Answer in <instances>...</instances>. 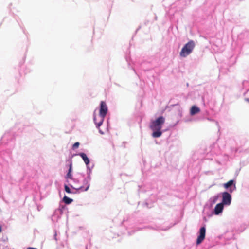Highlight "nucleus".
<instances>
[{
    "mask_svg": "<svg viewBox=\"0 0 249 249\" xmlns=\"http://www.w3.org/2000/svg\"><path fill=\"white\" fill-rule=\"evenodd\" d=\"M108 111L107 107L104 101H101L100 103L99 115L98 116L94 115V121L97 127H99L103 124L105 117Z\"/></svg>",
    "mask_w": 249,
    "mask_h": 249,
    "instance_id": "1",
    "label": "nucleus"
},
{
    "mask_svg": "<svg viewBox=\"0 0 249 249\" xmlns=\"http://www.w3.org/2000/svg\"><path fill=\"white\" fill-rule=\"evenodd\" d=\"M195 47V43L193 41L191 40L187 43L185 46L182 48L180 55L181 57H185L190 54L193 50Z\"/></svg>",
    "mask_w": 249,
    "mask_h": 249,
    "instance_id": "2",
    "label": "nucleus"
},
{
    "mask_svg": "<svg viewBox=\"0 0 249 249\" xmlns=\"http://www.w3.org/2000/svg\"><path fill=\"white\" fill-rule=\"evenodd\" d=\"M164 122L165 118L163 116H160L151 122L150 127L153 131L160 130Z\"/></svg>",
    "mask_w": 249,
    "mask_h": 249,
    "instance_id": "3",
    "label": "nucleus"
},
{
    "mask_svg": "<svg viewBox=\"0 0 249 249\" xmlns=\"http://www.w3.org/2000/svg\"><path fill=\"white\" fill-rule=\"evenodd\" d=\"M222 203H223L224 205H229L231 203V195L227 192H224L222 193Z\"/></svg>",
    "mask_w": 249,
    "mask_h": 249,
    "instance_id": "4",
    "label": "nucleus"
},
{
    "mask_svg": "<svg viewBox=\"0 0 249 249\" xmlns=\"http://www.w3.org/2000/svg\"><path fill=\"white\" fill-rule=\"evenodd\" d=\"M206 234V229L205 227H202L200 228L199 231V235L198 236L196 240V244L198 245L201 243L204 240Z\"/></svg>",
    "mask_w": 249,
    "mask_h": 249,
    "instance_id": "5",
    "label": "nucleus"
},
{
    "mask_svg": "<svg viewBox=\"0 0 249 249\" xmlns=\"http://www.w3.org/2000/svg\"><path fill=\"white\" fill-rule=\"evenodd\" d=\"M223 208L224 204L223 203L217 204L214 209V213L216 215L219 214L223 211Z\"/></svg>",
    "mask_w": 249,
    "mask_h": 249,
    "instance_id": "6",
    "label": "nucleus"
},
{
    "mask_svg": "<svg viewBox=\"0 0 249 249\" xmlns=\"http://www.w3.org/2000/svg\"><path fill=\"white\" fill-rule=\"evenodd\" d=\"M200 111V110L199 107L196 106H193L190 109V113L191 115H194L195 114L199 113Z\"/></svg>",
    "mask_w": 249,
    "mask_h": 249,
    "instance_id": "7",
    "label": "nucleus"
},
{
    "mask_svg": "<svg viewBox=\"0 0 249 249\" xmlns=\"http://www.w3.org/2000/svg\"><path fill=\"white\" fill-rule=\"evenodd\" d=\"M233 185L234 189L236 188L235 184L234 183V181L233 180H230L227 183L224 184L223 186L225 188L228 189L230 187H231V186Z\"/></svg>",
    "mask_w": 249,
    "mask_h": 249,
    "instance_id": "8",
    "label": "nucleus"
},
{
    "mask_svg": "<svg viewBox=\"0 0 249 249\" xmlns=\"http://www.w3.org/2000/svg\"><path fill=\"white\" fill-rule=\"evenodd\" d=\"M79 155L82 158L86 165H88L89 163V160L85 153H81L79 154Z\"/></svg>",
    "mask_w": 249,
    "mask_h": 249,
    "instance_id": "9",
    "label": "nucleus"
},
{
    "mask_svg": "<svg viewBox=\"0 0 249 249\" xmlns=\"http://www.w3.org/2000/svg\"><path fill=\"white\" fill-rule=\"evenodd\" d=\"M155 131L153 132L152 133V136L154 138H158L160 137L161 134L162 132L160 131V130H154Z\"/></svg>",
    "mask_w": 249,
    "mask_h": 249,
    "instance_id": "10",
    "label": "nucleus"
},
{
    "mask_svg": "<svg viewBox=\"0 0 249 249\" xmlns=\"http://www.w3.org/2000/svg\"><path fill=\"white\" fill-rule=\"evenodd\" d=\"M63 201L66 204H69L72 202L73 200L66 196H65L63 198Z\"/></svg>",
    "mask_w": 249,
    "mask_h": 249,
    "instance_id": "11",
    "label": "nucleus"
},
{
    "mask_svg": "<svg viewBox=\"0 0 249 249\" xmlns=\"http://www.w3.org/2000/svg\"><path fill=\"white\" fill-rule=\"evenodd\" d=\"M65 191L68 193H71V189L67 185H65Z\"/></svg>",
    "mask_w": 249,
    "mask_h": 249,
    "instance_id": "12",
    "label": "nucleus"
},
{
    "mask_svg": "<svg viewBox=\"0 0 249 249\" xmlns=\"http://www.w3.org/2000/svg\"><path fill=\"white\" fill-rule=\"evenodd\" d=\"M79 145H80V143L78 142H76L74 143L72 146L73 149L77 148L79 147Z\"/></svg>",
    "mask_w": 249,
    "mask_h": 249,
    "instance_id": "13",
    "label": "nucleus"
},
{
    "mask_svg": "<svg viewBox=\"0 0 249 249\" xmlns=\"http://www.w3.org/2000/svg\"><path fill=\"white\" fill-rule=\"evenodd\" d=\"M66 178L72 179V174H71V173L68 172V173L66 175Z\"/></svg>",
    "mask_w": 249,
    "mask_h": 249,
    "instance_id": "14",
    "label": "nucleus"
},
{
    "mask_svg": "<svg viewBox=\"0 0 249 249\" xmlns=\"http://www.w3.org/2000/svg\"><path fill=\"white\" fill-rule=\"evenodd\" d=\"M72 171V163H71L70 164V166H69V171H68V172L69 173H71Z\"/></svg>",
    "mask_w": 249,
    "mask_h": 249,
    "instance_id": "15",
    "label": "nucleus"
},
{
    "mask_svg": "<svg viewBox=\"0 0 249 249\" xmlns=\"http://www.w3.org/2000/svg\"><path fill=\"white\" fill-rule=\"evenodd\" d=\"M85 181L86 182V183H87L88 185H87V186L86 188L85 189V190H85V191H87V190L89 189V184H88V181H87V180H85Z\"/></svg>",
    "mask_w": 249,
    "mask_h": 249,
    "instance_id": "16",
    "label": "nucleus"
},
{
    "mask_svg": "<svg viewBox=\"0 0 249 249\" xmlns=\"http://www.w3.org/2000/svg\"><path fill=\"white\" fill-rule=\"evenodd\" d=\"M218 198V196H215L213 200V203H215Z\"/></svg>",
    "mask_w": 249,
    "mask_h": 249,
    "instance_id": "17",
    "label": "nucleus"
},
{
    "mask_svg": "<svg viewBox=\"0 0 249 249\" xmlns=\"http://www.w3.org/2000/svg\"><path fill=\"white\" fill-rule=\"evenodd\" d=\"M27 249H37L36 248H34L33 247H28Z\"/></svg>",
    "mask_w": 249,
    "mask_h": 249,
    "instance_id": "18",
    "label": "nucleus"
},
{
    "mask_svg": "<svg viewBox=\"0 0 249 249\" xmlns=\"http://www.w3.org/2000/svg\"><path fill=\"white\" fill-rule=\"evenodd\" d=\"M1 231H2L1 227L0 226V232H1Z\"/></svg>",
    "mask_w": 249,
    "mask_h": 249,
    "instance_id": "19",
    "label": "nucleus"
},
{
    "mask_svg": "<svg viewBox=\"0 0 249 249\" xmlns=\"http://www.w3.org/2000/svg\"><path fill=\"white\" fill-rule=\"evenodd\" d=\"M230 191L231 193L233 191V190H231V189H230Z\"/></svg>",
    "mask_w": 249,
    "mask_h": 249,
    "instance_id": "20",
    "label": "nucleus"
}]
</instances>
